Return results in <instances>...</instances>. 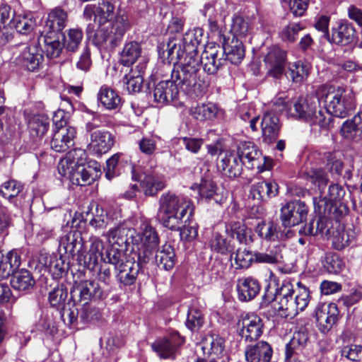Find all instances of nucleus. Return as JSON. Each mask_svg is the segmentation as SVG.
I'll return each instance as SVG.
<instances>
[{
    "label": "nucleus",
    "instance_id": "62",
    "mask_svg": "<svg viewBox=\"0 0 362 362\" xmlns=\"http://www.w3.org/2000/svg\"><path fill=\"white\" fill-rule=\"evenodd\" d=\"M109 242V243L118 245H122L126 243V239L124 236V228H122L120 224L113 226L110 228L106 233L103 234Z\"/></svg>",
    "mask_w": 362,
    "mask_h": 362
},
{
    "label": "nucleus",
    "instance_id": "37",
    "mask_svg": "<svg viewBox=\"0 0 362 362\" xmlns=\"http://www.w3.org/2000/svg\"><path fill=\"white\" fill-rule=\"evenodd\" d=\"M201 41L202 34L200 30H192L185 33L182 39V47H184L186 53L185 57H199L197 48Z\"/></svg>",
    "mask_w": 362,
    "mask_h": 362
},
{
    "label": "nucleus",
    "instance_id": "8",
    "mask_svg": "<svg viewBox=\"0 0 362 362\" xmlns=\"http://www.w3.org/2000/svg\"><path fill=\"white\" fill-rule=\"evenodd\" d=\"M308 207L304 202L293 200L281 209V221L284 227H292L303 222L308 216Z\"/></svg>",
    "mask_w": 362,
    "mask_h": 362
},
{
    "label": "nucleus",
    "instance_id": "20",
    "mask_svg": "<svg viewBox=\"0 0 362 362\" xmlns=\"http://www.w3.org/2000/svg\"><path fill=\"white\" fill-rule=\"evenodd\" d=\"M165 177L155 170H146L141 178L140 186L146 196H154L165 187Z\"/></svg>",
    "mask_w": 362,
    "mask_h": 362
},
{
    "label": "nucleus",
    "instance_id": "33",
    "mask_svg": "<svg viewBox=\"0 0 362 362\" xmlns=\"http://www.w3.org/2000/svg\"><path fill=\"white\" fill-rule=\"evenodd\" d=\"M19 60L28 71H35L42 62L43 55L35 47H26L21 54Z\"/></svg>",
    "mask_w": 362,
    "mask_h": 362
},
{
    "label": "nucleus",
    "instance_id": "64",
    "mask_svg": "<svg viewBox=\"0 0 362 362\" xmlns=\"http://www.w3.org/2000/svg\"><path fill=\"white\" fill-rule=\"evenodd\" d=\"M332 233V245L338 250H341L348 246L353 238V236L349 235L343 228H339Z\"/></svg>",
    "mask_w": 362,
    "mask_h": 362
},
{
    "label": "nucleus",
    "instance_id": "2",
    "mask_svg": "<svg viewBox=\"0 0 362 362\" xmlns=\"http://www.w3.org/2000/svg\"><path fill=\"white\" fill-rule=\"evenodd\" d=\"M194 206L187 198L168 192L159 199L158 218L161 223L172 230L180 228V224L189 223L193 216Z\"/></svg>",
    "mask_w": 362,
    "mask_h": 362
},
{
    "label": "nucleus",
    "instance_id": "55",
    "mask_svg": "<svg viewBox=\"0 0 362 362\" xmlns=\"http://www.w3.org/2000/svg\"><path fill=\"white\" fill-rule=\"evenodd\" d=\"M23 186L16 180H9L0 186V194L5 199L11 200L23 190Z\"/></svg>",
    "mask_w": 362,
    "mask_h": 362
},
{
    "label": "nucleus",
    "instance_id": "21",
    "mask_svg": "<svg viewBox=\"0 0 362 362\" xmlns=\"http://www.w3.org/2000/svg\"><path fill=\"white\" fill-rule=\"evenodd\" d=\"M356 38L354 26L347 21L339 22L332 30L331 41L338 45L346 46L351 44Z\"/></svg>",
    "mask_w": 362,
    "mask_h": 362
},
{
    "label": "nucleus",
    "instance_id": "25",
    "mask_svg": "<svg viewBox=\"0 0 362 362\" xmlns=\"http://www.w3.org/2000/svg\"><path fill=\"white\" fill-rule=\"evenodd\" d=\"M226 233L233 238L244 245H249L253 242L251 229L240 221H232L226 226Z\"/></svg>",
    "mask_w": 362,
    "mask_h": 362
},
{
    "label": "nucleus",
    "instance_id": "13",
    "mask_svg": "<svg viewBox=\"0 0 362 362\" xmlns=\"http://www.w3.org/2000/svg\"><path fill=\"white\" fill-rule=\"evenodd\" d=\"M286 62V53L278 47H272L264 56V62L267 75L279 78L283 75Z\"/></svg>",
    "mask_w": 362,
    "mask_h": 362
},
{
    "label": "nucleus",
    "instance_id": "50",
    "mask_svg": "<svg viewBox=\"0 0 362 362\" xmlns=\"http://www.w3.org/2000/svg\"><path fill=\"white\" fill-rule=\"evenodd\" d=\"M309 66L300 61L296 62L290 66L288 77L295 83L303 82L309 75Z\"/></svg>",
    "mask_w": 362,
    "mask_h": 362
},
{
    "label": "nucleus",
    "instance_id": "10",
    "mask_svg": "<svg viewBox=\"0 0 362 362\" xmlns=\"http://www.w3.org/2000/svg\"><path fill=\"white\" fill-rule=\"evenodd\" d=\"M184 341V338L175 331L168 337L155 341L151 347L161 358L173 360L176 357L178 347Z\"/></svg>",
    "mask_w": 362,
    "mask_h": 362
},
{
    "label": "nucleus",
    "instance_id": "54",
    "mask_svg": "<svg viewBox=\"0 0 362 362\" xmlns=\"http://www.w3.org/2000/svg\"><path fill=\"white\" fill-rule=\"evenodd\" d=\"M83 37V33L81 29H69L66 36H64V47L70 52H76L81 44Z\"/></svg>",
    "mask_w": 362,
    "mask_h": 362
},
{
    "label": "nucleus",
    "instance_id": "57",
    "mask_svg": "<svg viewBox=\"0 0 362 362\" xmlns=\"http://www.w3.org/2000/svg\"><path fill=\"white\" fill-rule=\"evenodd\" d=\"M276 302L277 303L276 309L281 317L293 318L298 315V305L293 303L291 297Z\"/></svg>",
    "mask_w": 362,
    "mask_h": 362
},
{
    "label": "nucleus",
    "instance_id": "9",
    "mask_svg": "<svg viewBox=\"0 0 362 362\" xmlns=\"http://www.w3.org/2000/svg\"><path fill=\"white\" fill-rule=\"evenodd\" d=\"M225 54L224 47H221L215 43L208 44L202 56L199 57L200 66L202 65L204 71L208 74H214L227 59L224 57Z\"/></svg>",
    "mask_w": 362,
    "mask_h": 362
},
{
    "label": "nucleus",
    "instance_id": "56",
    "mask_svg": "<svg viewBox=\"0 0 362 362\" xmlns=\"http://www.w3.org/2000/svg\"><path fill=\"white\" fill-rule=\"evenodd\" d=\"M295 280L290 278L285 279L280 287L276 288V292L271 300L278 301L292 297L296 290H294Z\"/></svg>",
    "mask_w": 362,
    "mask_h": 362
},
{
    "label": "nucleus",
    "instance_id": "52",
    "mask_svg": "<svg viewBox=\"0 0 362 362\" xmlns=\"http://www.w3.org/2000/svg\"><path fill=\"white\" fill-rule=\"evenodd\" d=\"M11 23L16 31L23 35L30 33L35 26L33 19L26 15H15Z\"/></svg>",
    "mask_w": 362,
    "mask_h": 362
},
{
    "label": "nucleus",
    "instance_id": "28",
    "mask_svg": "<svg viewBox=\"0 0 362 362\" xmlns=\"http://www.w3.org/2000/svg\"><path fill=\"white\" fill-rule=\"evenodd\" d=\"M90 243L88 259L84 260V266L90 270H94L98 264V260H103V251L104 250L103 241L97 236H91L89 239Z\"/></svg>",
    "mask_w": 362,
    "mask_h": 362
},
{
    "label": "nucleus",
    "instance_id": "11",
    "mask_svg": "<svg viewBox=\"0 0 362 362\" xmlns=\"http://www.w3.org/2000/svg\"><path fill=\"white\" fill-rule=\"evenodd\" d=\"M239 334L246 341L257 340L263 333L262 320L255 314H247L238 322Z\"/></svg>",
    "mask_w": 362,
    "mask_h": 362
},
{
    "label": "nucleus",
    "instance_id": "34",
    "mask_svg": "<svg viewBox=\"0 0 362 362\" xmlns=\"http://www.w3.org/2000/svg\"><path fill=\"white\" fill-rule=\"evenodd\" d=\"M218 110L216 105L212 103H206L192 106L189 110V113L197 120L205 121L215 118L218 114Z\"/></svg>",
    "mask_w": 362,
    "mask_h": 362
},
{
    "label": "nucleus",
    "instance_id": "29",
    "mask_svg": "<svg viewBox=\"0 0 362 362\" xmlns=\"http://www.w3.org/2000/svg\"><path fill=\"white\" fill-rule=\"evenodd\" d=\"M67 13L59 7L52 10L46 21V27L49 30V34H55L61 32L66 26L67 22Z\"/></svg>",
    "mask_w": 362,
    "mask_h": 362
},
{
    "label": "nucleus",
    "instance_id": "61",
    "mask_svg": "<svg viewBox=\"0 0 362 362\" xmlns=\"http://www.w3.org/2000/svg\"><path fill=\"white\" fill-rule=\"evenodd\" d=\"M125 253L122 250L112 246L110 249L107 250L106 255L103 259V262L105 264H113L115 269H117L122 264H124Z\"/></svg>",
    "mask_w": 362,
    "mask_h": 362
},
{
    "label": "nucleus",
    "instance_id": "63",
    "mask_svg": "<svg viewBox=\"0 0 362 362\" xmlns=\"http://www.w3.org/2000/svg\"><path fill=\"white\" fill-rule=\"evenodd\" d=\"M51 35L49 34L45 37V48L48 57L55 58L60 54L62 45L58 37L53 38Z\"/></svg>",
    "mask_w": 362,
    "mask_h": 362
},
{
    "label": "nucleus",
    "instance_id": "40",
    "mask_svg": "<svg viewBox=\"0 0 362 362\" xmlns=\"http://www.w3.org/2000/svg\"><path fill=\"white\" fill-rule=\"evenodd\" d=\"M11 284L15 290L28 291L34 286L35 280L29 271L21 269L13 274Z\"/></svg>",
    "mask_w": 362,
    "mask_h": 362
},
{
    "label": "nucleus",
    "instance_id": "59",
    "mask_svg": "<svg viewBox=\"0 0 362 362\" xmlns=\"http://www.w3.org/2000/svg\"><path fill=\"white\" fill-rule=\"evenodd\" d=\"M68 296L66 288L61 284L57 285L49 293V301L53 307H60L64 305Z\"/></svg>",
    "mask_w": 362,
    "mask_h": 362
},
{
    "label": "nucleus",
    "instance_id": "43",
    "mask_svg": "<svg viewBox=\"0 0 362 362\" xmlns=\"http://www.w3.org/2000/svg\"><path fill=\"white\" fill-rule=\"evenodd\" d=\"M81 237L77 231H70L61 237L59 240V250L66 254L73 255L76 249V245L80 244Z\"/></svg>",
    "mask_w": 362,
    "mask_h": 362
},
{
    "label": "nucleus",
    "instance_id": "48",
    "mask_svg": "<svg viewBox=\"0 0 362 362\" xmlns=\"http://www.w3.org/2000/svg\"><path fill=\"white\" fill-rule=\"evenodd\" d=\"M113 219L104 211L102 207L97 205L93 218L90 220V225L95 230H103L112 226Z\"/></svg>",
    "mask_w": 362,
    "mask_h": 362
},
{
    "label": "nucleus",
    "instance_id": "18",
    "mask_svg": "<svg viewBox=\"0 0 362 362\" xmlns=\"http://www.w3.org/2000/svg\"><path fill=\"white\" fill-rule=\"evenodd\" d=\"M272 355V347L266 341H259L248 345L245 350L247 362H270Z\"/></svg>",
    "mask_w": 362,
    "mask_h": 362
},
{
    "label": "nucleus",
    "instance_id": "41",
    "mask_svg": "<svg viewBox=\"0 0 362 362\" xmlns=\"http://www.w3.org/2000/svg\"><path fill=\"white\" fill-rule=\"evenodd\" d=\"M141 45L135 41L127 42L121 52L120 61L124 66L132 65L141 56Z\"/></svg>",
    "mask_w": 362,
    "mask_h": 362
},
{
    "label": "nucleus",
    "instance_id": "6",
    "mask_svg": "<svg viewBox=\"0 0 362 362\" xmlns=\"http://www.w3.org/2000/svg\"><path fill=\"white\" fill-rule=\"evenodd\" d=\"M64 114L63 111H58L53 117V123L56 129L50 146L52 149L59 153L65 152L73 146L76 135V130L74 127L66 125V122L63 119Z\"/></svg>",
    "mask_w": 362,
    "mask_h": 362
},
{
    "label": "nucleus",
    "instance_id": "46",
    "mask_svg": "<svg viewBox=\"0 0 362 362\" xmlns=\"http://www.w3.org/2000/svg\"><path fill=\"white\" fill-rule=\"evenodd\" d=\"M49 125L48 117L44 115H35L30 120L28 128L33 136H42L47 132Z\"/></svg>",
    "mask_w": 362,
    "mask_h": 362
},
{
    "label": "nucleus",
    "instance_id": "14",
    "mask_svg": "<svg viewBox=\"0 0 362 362\" xmlns=\"http://www.w3.org/2000/svg\"><path fill=\"white\" fill-rule=\"evenodd\" d=\"M103 293L94 281H84L71 291V299L74 303L88 304L92 297L100 298Z\"/></svg>",
    "mask_w": 362,
    "mask_h": 362
},
{
    "label": "nucleus",
    "instance_id": "3",
    "mask_svg": "<svg viewBox=\"0 0 362 362\" xmlns=\"http://www.w3.org/2000/svg\"><path fill=\"white\" fill-rule=\"evenodd\" d=\"M316 95L320 103H325L323 112H327L332 118V116L344 118L356 107L354 93L343 87L322 85L317 88Z\"/></svg>",
    "mask_w": 362,
    "mask_h": 362
},
{
    "label": "nucleus",
    "instance_id": "60",
    "mask_svg": "<svg viewBox=\"0 0 362 362\" xmlns=\"http://www.w3.org/2000/svg\"><path fill=\"white\" fill-rule=\"evenodd\" d=\"M187 327L192 331L199 330L204 324V317L202 312L194 308L189 310L187 320Z\"/></svg>",
    "mask_w": 362,
    "mask_h": 362
},
{
    "label": "nucleus",
    "instance_id": "7",
    "mask_svg": "<svg viewBox=\"0 0 362 362\" xmlns=\"http://www.w3.org/2000/svg\"><path fill=\"white\" fill-rule=\"evenodd\" d=\"M141 242V247H138L140 252L138 259L140 262L146 263L152 257L155 250L159 243V238L156 230L148 224H144L141 234L134 240V243L139 245Z\"/></svg>",
    "mask_w": 362,
    "mask_h": 362
},
{
    "label": "nucleus",
    "instance_id": "47",
    "mask_svg": "<svg viewBox=\"0 0 362 362\" xmlns=\"http://www.w3.org/2000/svg\"><path fill=\"white\" fill-rule=\"evenodd\" d=\"M255 231L262 239L267 241H275L278 240L279 235L278 226L272 222L262 221L258 223Z\"/></svg>",
    "mask_w": 362,
    "mask_h": 362
},
{
    "label": "nucleus",
    "instance_id": "26",
    "mask_svg": "<svg viewBox=\"0 0 362 362\" xmlns=\"http://www.w3.org/2000/svg\"><path fill=\"white\" fill-rule=\"evenodd\" d=\"M140 262L126 260L124 264H122L116 270H117V277L119 281L125 285L130 286L134 284L139 272Z\"/></svg>",
    "mask_w": 362,
    "mask_h": 362
},
{
    "label": "nucleus",
    "instance_id": "39",
    "mask_svg": "<svg viewBox=\"0 0 362 362\" xmlns=\"http://www.w3.org/2000/svg\"><path fill=\"white\" fill-rule=\"evenodd\" d=\"M155 259L158 267L165 270H170L175 264L174 248L170 245H163L161 249L157 250Z\"/></svg>",
    "mask_w": 362,
    "mask_h": 362
},
{
    "label": "nucleus",
    "instance_id": "32",
    "mask_svg": "<svg viewBox=\"0 0 362 362\" xmlns=\"http://www.w3.org/2000/svg\"><path fill=\"white\" fill-rule=\"evenodd\" d=\"M278 192L279 187L276 182L261 181L252 186L250 195L255 199L264 200L276 196Z\"/></svg>",
    "mask_w": 362,
    "mask_h": 362
},
{
    "label": "nucleus",
    "instance_id": "38",
    "mask_svg": "<svg viewBox=\"0 0 362 362\" xmlns=\"http://www.w3.org/2000/svg\"><path fill=\"white\" fill-rule=\"evenodd\" d=\"M98 98L102 105L107 110H116L122 103L118 93L107 86H102L98 92Z\"/></svg>",
    "mask_w": 362,
    "mask_h": 362
},
{
    "label": "nucleus",
    "instance_id": "42",
    "mask_svg": "<svg viewBox=\"0 0 362 362\" xmlns=\"http://www.w3.org/2000/svg\"><path fill=\"white\" fill-rule=\"evenodd\" d=\"M281 249L275 245L269 247L265 252H257L254 254V261L257 263L275 264L281 261Z\"/></svg>",
    "mask_w": 362,
    "mask_h": 362
},
{
    "label": "nucleus",
    "instance_id": "17",
    "mask_svg": "<svg viewBox=\"0 0 362 362\" xmlns=\"http://www.w3.org/2000/svg\"><path fill=\"white\" fill-rule=\"evenodd\" d=\"M178 88L174 85L170 79H165L158 83L153 91L154 101L165 105L170 102L177 103V99L179 95Z\"/></svg>",
    "mask_w": 362,
    "mask_h": 362
},
{
    "label": "nucleus",
    "instance_id": "24",
    "mask_svg": "<svg viewBox=\"0 0 362 362\" xmlns=\"http://www.w3.org/2000/svg\"><path fill=\"white\" fill-rule=\"evenodd\" d=\"M340 134L346 139L358 140L362 136V112L346 120L341 127Z\"/></svg>",
    "mask_w": 362,
    "mask_h": 362
},
{
    "label": "nucleus",
    "instance_id": "45",
    "mask_svg": "<svg viewBox=\"0 0 362 362\" xmlns=\"http://www.w3.org/2000/svg\"><path fill=\"white\" fill-rule=\"evenodd\" d=\"M324 269L329 274H339L345 267V263L343 259L337 253L326 254L322 261Z\"/></svg>",
    "mask_w": 362,
    "mask_h": 362
},
{
    "label": "nucleus",
    "instance_id": "53",
    "mask_svg": "<svg viewBox=\"0 0 362 362\" xmlns=\"http://www.w3.org/2000/svg\"><path fill=\"white\" fill-rule=\"evenodd\" d=\"M210 247L212 250L222 255L230 252L233 250V247L230 241H228L219 233H213L210 240Z\"/></svg>",
    "mask_w": 362,
    "mask_h": 362
},
{
    "label": "nucleus",
    "instance_id": "36",
    "mask_svg": "<svg viewBox=\"0 0 362 362\" xmlns=\"http://www.w3.org/2000/svg\"><path fill=\"white\" fill-rule=\"evenodd\" d=\"M308 341V334L305 331L296 332L286 346V359L288 360L295 354L302 352Z\"/></svg>",
    "mask_w": 362,
    "mask_h": 362
},
{
    "label": "nucleus",
    "instance_id": "27",
    "mask_svg": "<svg viewBox=\"0 0 362 362\" xmlns=\"http://www.w3.org/2000/svg\"><path fill=\"white\" fill-rule=\"evenodd\" d=\"M144 67V64L136 66L124 75L122 82L129 93H138L141 90Z\"/></svg>",
    "mask_w": 362,
    "mask_h": 362
},
{
    "label": "nucleus",
    "instance_id": "4",
    "mask_svg": "<svg viewBox=\"0 0 362 362\" xmlns=\"http://www.w3.org/2000/svg\"><path fill=\"white\" fill-rule=\"evenodd\" d=\"M170 79L179 90L187 94L201 93L206 87L200 79L199 57H185L183 63L174 66Z\"/></svg>",
    "mask_w": 362,
    "mask_h": 362
},
{
    "label": "nucleus",
    "instance_id": "30",
    "mask_svg": "<svg viewBox=\"0 0 362 362\" xmlns=\"http://www.w3.org/2000/svg\"><path fill=\"white\" fill-rule=\"evenodd\" d=\"M86 153L83 149L76 148L70 151L65 158L62 159L58 165V171L59 174H66L64 168L69 170L79 165H85L86 160Z\"/></svg>",
    "mask_w": 362,
    "mask_h": 362
},
{
    "label": "nucleus",
    "instance_id": "1",
    "mask_svg": "<svg viewBox=\"0 0 362 362\" xmlns=\"http://www.w3.org/2000/svg\"><path fill=\"white\" fill-rule=\"evenodd\" d=\"M115 4V0H100L97 4L86 5L83 8V18L86 21L93 19L98 26L93 37V42L97 47H116L131 28L125 11H118L114 16Z\"/></svg>",
    "mask_w": 362,
    "mask_h": 362
},
{
    "label": "nucleus",
    "instance_id": "51",
    "mask_svg": "<svg viewBox=\"0 0 362 362\" xmlns=\"http://www.w3.org/2000/svg\"><path fill=\"white\" fill-rule=\"evenodd\" d=\"M251 29L250 23L242 16H237L233 18L230 28L233 37H245L250 33Z\"/></svg>",
    "mask_w": 362,
    "mask_h": 362
},
{
    "label": "nucleus",
    "instance_id": "19",
    "mask_svg": "<svg viewBox=\"0 0 362 362\" xmlns=\"http://www.w3.org/2000/svg\"><path fill=\"white\" fill-rule=\"evenodd\" d=\"M260 126L263 141L267 144L274 143L281 130L279 117L273 113L266 112L262 118Z\"/></svg>",
    "mask_w": 362,
    "mask_h": 362
},
{
    "label": "nucleus",
    "instance_id": "35",
    "mask_svg": "<svg viewBox=\"0 0 362 362\" xmlns=\"http://www.w3.org/2000/svg\"><path fill=\"white\" fill-rule=\"evenodd\" d=\"M226 59L232 64H239L245 57V47L242 40L233 37L224 45Z\"/></svg>",
    "mask_w": 362,
    "mask_h": 362
},
{
    "label": "nucleus",
    "instance_id": "16",
    "mask_svg": "<svg viewBox=\"0 0 362 362\" xmlns=\"http://www.w3.org/2000/svg\"><path fill=\"white\" fill-rule=\"evenodd\" d=\"M66 174H61L67 177L73 185L78 186L90 185L97 176V171L89 165H79L75 168H64Z\"/></svg>",
    "mask_w": 362,
    "mask_h": 362
},
{
    "label": "nucleus",
    "instance_id": "44",
    "mask_svg": "<svg viewBox=\"0 0 362 362\" xmlns=\"http://www.w3.org/2000/svg\"><path fill=\"white\" fill-rule=\"evenodd\" d=\"M204 352L207 351L209 354L218 356L222 354L224 349V339L217 334L207 335L202 341Z\"/></svg>",
    "mask_w": 362,
    "mask_h": 362
},
{
    "label": "nucleus",
    "instance_id": "31",
    "mask_svg": "<svg viewBox=\"0 0 362 362\" xmlns=\"http://www.w3.org/2000/svg\"><path fill=\"white\" fill-rule=\"evenodd\" d=\"M237 155L243 165H248V168H253L255 162L261 158V153L256 146L250 142H242L238 148Z\"/></svg>",
    "mask_w": 362,
    "mask_h": 362
},
{
    "label": "nucleus",
    "instance_id": "58",
    "mask_svg": "<svg viewBox=\"0 0 362 362\" xmlns=\"http://www.w3.org/2000/svg\"><path fill=\"white\" fill-rule=\"evenodd\" d=\"M233 255L236 269H247L254 260V255L246 248H238L231 258Z\"/></svg>",
    "mask_w": 362,
    "mask_h": 362
},
{
    "label": "nucleus",
    "instance_id": "12",
    "mask_svg": "<svg viewBox=\"0 0 362 362\" xmlns=\"http://www.w3.org/2000/svg\"><path fill=\"white\" fill-rule=\"evenodd\" d=\"M317 325L322 333L328 332L338 322L339 311L337 304L330 303L318 306L315 311Z\"/></svg>",
    "mask_w": 362,
    "mask_h": 362
},
{
    "label": "nucleus",
    "instance_id": "23",
    "mask_svg": "<svg viewBox=\"0 0 362 362\" xmlns=\"http://www.w3.org/2000/svg\"><path fill=\"white\" fill-rule=\"evenodd\" d=\"M236 288L238 299L241 301H248L259 293L260 286L257 279L252 277H243L237 281Z\"/></svg>",
    "mask_w": 362,
    "mask_h": 362
},
{
    "label": "nucleus",
    "instance_id": "49",
    "mask_svg": "<svg viewBox=\"0 0 362 362\" xmlns=\"http://www.w3.org/2000/svg\"><path fill=\"white\" fill-rule=\"evenodd\" d=\"M298 288L294 294L292 295L291 300L293 303L298 305V314L305 310L308 306L310 300V292L309 290L303 286L300 281L296 282Z\"/></svg>",
    "mask_w": 362,
    "mask_h": 362
},
{
    "label": "nucleus",
    "instance_id": "15",
    "mask_svg": "<svg viewBox=\"0 0 362 362\" xmlns=\"http://www.w3.org/2000/svg\"><path fill=\"white\" fill-rule=\"evenodd\" d=\"M114 144V135L107 130L98 129L90 133L88 148L94 154L101 156L107 153Z\"/></svg>",
    "mask_w": 362,
    "mask_h": 362
},
{
    "label": "nucleus",
    "instance_id": "22",
    "mask_svg": "<svg viewBox=\"0 0 362 362\" xmlns=\"http://www.w3.org/2000/svg\"><path fill=\"white\" fill-rule=\"evenodd\" d=\"M243 163L235 151H226L218 164V168L229 177H236L241 174Z\"/></svg>",
    "mask_w": 362,
    "mask_h": 362
},
{
    "label": "nucleus",
    "instance_id": "5",
    "mask_svg": "<svg viewBox=\"0 0 362 362\" xmlns=\"http://www.w3.org/2000/svg\"><path fill=\"white\" fill-rule=\"evenodd\" d=\"M288 115L295 119H300L311 126H318L320 129H329L332 126V119L327 112L320 110L317 112L315 102L307 98H298L288 108Z\"/></svg>",
    "mask_w": 362,
    "mask_h": 362
}]
</instances>
